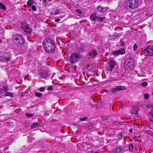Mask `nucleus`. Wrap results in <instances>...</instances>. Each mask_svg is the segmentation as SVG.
I'll return each mask as SVG.
<instances>
[{"instance_id":"47","label":"nucleus","mask_w":153,"mask_h":153,"mask_svg":"<svg viewBox=\"0 0 153 153\" xmlns=\"http://www.w3.org/2000/svg\"><path fill=\"white\" fill-rule=\"evenodd\" d=\"M121 106H120V108H121Z\"/></svg>"},{"instance_id":"46","label":"nucleus","mask_w":153,"mask_h":153,"mask_svg":"<svg viewBox=\"0 0 153 153\" xmlns=\"http://www.w3.org/2000/svg\"><path fill=\"white\" fill-rule=\"evenodd\" d=\"M99 153L98 152H95V153Z\"/></svg>"},{"instance_id":"4","label":"nucleus","mask_w":153,"mask_h":153,"mask_svg":"<svg viewBox=\"0 0 153 153\" xmlns=\"http://www.w3.org/2000/svg\"><path fill=\"white\" fill-rule=\"evenodd\" d=\"M90 18L91 20L92 21L97 22H102L105 20L106 18L105 17H100L97 16L96 13H94L91 15Z\"/></svg>"},{"instance_id":"30","label":"nucleus","mask_w":153,"mask_h":153,"mask_svg":"<svg viewBox=\"0 0 153 153\" xmlns=\"http://www.w3.org/2000/svg\"><path fill=\"white\" fill-rule=\"evenodd\" d=\"M133 145L132 144H130L128 147L129 149L131 151L133 150Z\"/></svg>"},{"instance_id":"40","label":"nucleus","mask_w":153,"mask_h":153,"mask_svg":"<svg viewBox=\"0 0 153 153\" xmlns=\"http://www.w3.org/2000/svg\"><path fill=\"white\" fill-rule=\"evenodd\" d=\"M53 88L52 86H50L47 88V90L48 91H51L53 89Z\"/></svg>"},{"instance_id":"27","label":"nucleus","mask_w":153,"mask_h":153,"mask_svg":"<svg viewBox=\"0 0 153 153\" xmlns=\"http://www.w3.org/2000/svg\"><path fill=\"white\" fill-rule=\"evenodd\" d=\"M33 3V1L32 0H29L27 2V5L28 6L30 7Z\"/></svg>"},{"instance_id":"28","label":"nucleus","mask_w":153,"mask_h":153,"mask_svg":"<svg viewBox=\"0 0 153 153\" xmlns=\"http://www.w3.org/2000/svg\"><path fill=\"white\" fill-rule=\"evenodd\" d=\"M26 116L28 118H30L31 117L33 116L34 115L33 114H29L27 113H26L25 114Z\"/></svg>"},{"instance_id":"15","label":"nucleus","mask_w":153,"mask_h":153,"mask_svg":"<svg viewBox=\"0 0 153 153\" xmlns=\"http://www.w3.org/2000/svg\"><path fill=\"white\" fill-rule=\"evenodd\" d=\"M89 54L91 57L95 58L97 55V53L96 50H92L89 51Z\"/></svg>"},{"instance_id":"33","label":"nucleus","mask_w":153,"mask_h":153,"mask_svg":"<svg viewBox=\"0 0 153 153\" xmlns=\"http://www.w3.org/2000/svg\"><path fill=\"white\" fill-rule=\"evenodd\" d=\"M141 85L143 86H146L147 85L148 83L145 82H144L141 83Z\"/></svg>"},{"instance_id":"36","label":"nucleus","mask_w":153,"mask_h":153,"mask_svg":"<svg viewBox=\"0 0 153 153\" xmlns=\"http://www.w3.org/2000/svg\"><path fill=\"white\" fill-rule=\"evenodd\" d=\"M137 46L136 44H134L133 46V50L134 51H136L137 50Z\"/></svg>"},{"instance_id":"38","label":"nucleus","mask_w":153,"mask_h":153,"mask_svg":"<svg viewBox=\"0 0 153 153\" xmlns=\"http://www.w3.org/2000/svg\"><path fill=\"white\" fill-rule=\"evenodd\" d=\"M39 90L42 92L43 91L45 90V88L44 87H41L39 88Z\"/></svg>"},{"instance_id":"17","label":"nucleus","mask_w":153,"mask_h":153,"mask_svg":"<svg viewBox=\"0 0 153 153\" xmlns=\"http://www.w3.org/2000/svg\"><path fill=\"white\" fill-rule=\"evenodd\" d=\"M8 91V87L6 86H4L2 89L0 88V94H2Z\"/></svg>"},{"instance_id":"8","label":"nucleus","mask_w":153,"mask_h":153,"mask_svg":"<svg viewBox=\"0 0 153 153\" xmlns=\"http://www.w3.org/2000/svg\"><path fill=\"white\" fill-rule=\"evenodd\" d=\"M21 27L23 30L27 33H30L31 32L30 29L26 22H24L21 24Z\"/></svg>"},{"instance_id":"3","label":"nucleus","mask_w":153,"mask_h":153,"mask_svg":"<svg viewBox=\"0 0 153 153\" xmlns=\"http://www.w3.org/2000/svg\"><path fill=\"white\" fill-rule=\"evenodd\" d=\"M13 42L17 45V46H21L24 43L25 41L22 36L20 34H16L13 36Z\"/></svg>"},{"instance_id":"6","label":"nucleus","mask_w":153,"mask_h":153,"mask_svg":"<svg viewBox=\"0 0 153 153\" xmlns=\"http://www.w3.org/2000/svg\"><path fill=\"white\" fill-rule=\"evenodd\" d=\"M145 56H152L153 55V46L149 45L142 52Z\"/></svg>"},{"instance_id":"5","label":"nucleus","mask_w":153,"mask_h":153,"mask_svg":"<svg viewBox=\"0 0 153 153\" xmlns=\"http://www.w3.org/2000/svg\"><path fill=\"white\" fill-rule=\"evenodd\" d=\"M81 57V55L78 53H74L71 54L69 61L71 63H75L77 62Z\"/></svg>"},{"instance_id":"34","label":"nucleus","mask_w":153,"mask_h":153,"mask_svg":"<svg viewBox=\"0 0 153 153\" xmlns=\"http://www.w3.org/2000/svg\"><path fill=\"white\" fill-rule=\"evenodd\" d=\"M78 49L79 50L80 52L83 51V49L82 48V47L81 45L80 46V47H79V46L78 48Z\"/></svg>"},{"instance_id":"18","label":"nucleus","mask_w":153,"mask_h":153,"mask_svg":"<svg viewBox=\"0 0 153 153\" xmlns=\"http://www.w3.org/2000/svg\"><path fill=\"white\" fill-rule=\"evenodd\" d=\"M126 62L130 65H132L134 64V59L131 58H128L126 61Z\"/></svg>"},{"instance_id":"48","label":"nucleus","mask_w":153,"mask_h":153,"mask_svg":"<svg viewBox=\"0 0 153 153\" xmlns=\"http://www.w3.org/2000/svg\"><path fill=\"white\" fill-rule=\"evenodd\" d=\"M152 94L153 95V92H152Z\"/></svg>"},{"instance_id":"37","label":"nucleus","mask_w":153,"mask_h":153,"mask_svg":"<svg viewBox=\"0 0 153 153\" xmlns=\"http://www.w3.org/2000/svg\"><path fill=\"white\" fill-rule=\"evenodd\" d=\"M32 8L34 11L36 10V7L34 5H32Z\"/></svg>"},{"instance_id":"41","label":"nucleus","mask_w":153,"mask_h":153,"mask_svg":"<svg viewBox=\"0 0 153 153\" xmlns=\"http://www.w3.org/2000/svg\"><path fill=\"white\" fill-rule=\"evenodd\" d=\"M59 10L58 9L56 10L54 14L55 15L58 14L59 13Z\"/></svg>"},{"instance_id":"9","label":"nucleus","mask_w":153,"mask_h":153,"mask_svg":"<svg viewBox=\"0 0 153 153\" xmlns=\"http://www.w3.org/2000/svg\"><path fill=\"white\" fill-rule=\"evenodd\" d=\"M108 63L109 65L108 69L110 71H112L116 65L115 62L113 60H111L108 62Z\"/></svg>"},{"instance_id":"43","label":"nucleus","mask_w":153,"mask_h":153,"mask_svg":"<svg viewBox=\"0 0 153 153\" xmlns=\"http://www.w3.org/2000/svg\"><path fill=\"white\" fill-rule=\"evenodd\" d=\"M43 2V3L45 4L47 3V0H42Z\"/></svg>"},{"instance_id":"19","label":"nucleus","mask_w":153,"mask_h":153,"mask_svg":"<svg viewBox=\"0 0 153 153\" xmlns=\"http://www.w3.org/2000/svg\"><path fill=\"white\" fill-rule=\"evenodd\" d=\"M40 123L39 122H34L31 125V128H33L36 127L40 125Z\"/></svg>"},{"instance_id":"32","label":"nucleus","mask_w":153,"mask_h":153,"mask_svg":"<svg viewBox=\"0 0 153 153\" xmlns=\"http://www.w3.org/2000/svg\"><path fill=\"white\" fill-rule=\"evenodd\" d=\"M76 11L77 13H78L79 14H81L82 13V11L81 10H79V9H76Z\"/></svg>"},{"instance_id":"22","label":"nucleus","mask_w":153,"mask_h":153,"mask_svg":"<svg viewBox=\"0 0 153 153\" xmlns=\"http://www.w3.org/2000/svg\"><path fill=\"white\" fill-rule=\"evenodd\" d=\"M113 124L115 125H122L123 124V123L119 121H115L113 122Z\"/></svg>"},{"instance_id":"24","label":"nucleus","mask_w":153,"mask_h":153,"mask_svg":"<svg viewBox=\"0 0 153 153\" xmlns=\"http://www.w3.org/2000/svg\"><path fill=\"white\" fill-rule=\"evenodd\" d=\"M5 94H6V96H9V97H14V95L12 94V93L9 92H7Z\"/></svg>"},{"instance_id":"2","label":"nucleus","mask_w":153,"mask_h":153,"mask_svg":"<svg viewBox=\"0 0 153 153\" xmlns=\"http://www.w3.org/2000/svg\"><path fill=\"white\" fill-rule=\"evenodd\" d=\"M138 4V0H127L125 2L124 7L126 9L131 10L137 8Z\"/></svg>"},{"instance_id":"26","label":"nucleus","mask_w":153,"mask_h":153,"mask_svg":"<svg viewBox=\"0 0 153 153\" xmlns=\"http://www.w3.org/2000/svg\"><path fill=\"white\" fill-rule=\"evenodd\" d=\"M145 109H147L149 108H153V106H141Z\"/></svg>"},{"instance_id":"42","label":"nucleus","mask_w":153,"mask_h":153,"mask_svg":"<svg viewBox=\"0 0 153 153\" xmlns=\"http://www.w3.org/2000/svg\"><path fill=\"white\" fill-rule=\"evenodd\" d=\"M149 114L152 116V117L153 118V110H152V111H151L150 112V113H149Z\"/></svg>"},{"instance_id":"11","label":"nucleus","mask_w":153,"mask_h":153,"mask_svg":"<svg viewBox=\"0 0 153 153\" xmlns=\"http://www.w3.org/2000/svg\"><path fill=\"white\" fill-rule=\"evenodd\" d=\"M126 88L124 86H117L115 88L113 89L112 92L114 94L120 91L125 90L126 89Z\"/></svg>"},{"instance_id":"25","label":"nucleus","mask_w":153,"mask_h":153,"mask_svg":"<svg viewBox=\"0 0 153 153\" xmlns=\"http://www.w3.org/2000/svg\"><path fill=\"white\" fill-rule=\"evenodd\" d=\"M88 119V118L87 117H80L79 118L80 121H86Z\"/></svg>"},{"instance_id":"20","label":"nucleus","mask_w":153,"mask_h":153,"mask_svg":"<svg viewBox=\"0 0 153 153\" xmlns=\"http://www.w3.org/2000/svg\"><path fill=\"white\" fill-rule=\"evenodd\" d=\"M88 128L89 130H91L94 128L93 124L91 123H89L88 125Z\"/></svg>"},{"instance_id":"10","label":"nucleus","mask_w":153,"mask_h":153,"mask_svg":"<svg viewBox=\"0 0 153 153\" xmlns=\"http://www.w3.org/2000/svg\"><path fill=\"white\" fill-rule=\"evenodd\" d=\"M125 50L124 49L122 48L119 50L114 51L113 52V54L116 56L120 55H122L125 53Z\"/></svg>"},{"instance_id":"45","label":"nucleus","mask_w":153,"mask_h":153,"mask_svg":"<svg viewBox=\"0 0 153 153\" xmlns=\"http://www.w3.org/2000/svg\"><path fill=\"white\" fill-rule=\"evenodd\" d=\"M129 131L130 132V133H132V132H133V129L131 128H130V129H129Z\"/></svg>"},{"instance_id":"12","label":"nucleus","mask_w":153,"mask_h":153,"mask_svg":"<svg viewBox=\"0 0 153 153\" xmlns=\"http://www.w3.org/2000/svg\"><path fill=\"white\" fill-rule=\"evenodd\" d=\"M140 106H133L131 110V113L132 114H136L139 111V107H140Z\"/></svg>"},{"instance_id":"16","label":"nucleus","mask_w":153,"mask_h":153,"mask_svg":"<svg viewBox=\"0 0 153 153\" xmlns=\"http://www.w3.org/2000/svg\"><path fill=\"white\" fill-rule=\"evenodd\" d=\"M108 9L107 7H104L101 6H99L97 8V10L100 12H103L106 11Z\"/></svg>"},{"instance_id":"13","label":"nucleus","mask_w":153,"mask_h":153,"mask_svg":"<svg viewBox=\"0 0 153 153\" xmlns=\"http://www.w3.org/2000/svg\"><path fill=\"white\" fill-rule=\"evenodd\" d=\"M124 150L123 148H121L118 146H115L113 149L112 152L113 153H120Z\"/></svg>"},{"instance_id":"23","label":"nucleus","mask_w":153,"mask_h":153,"mask_svg":"<svg viewBox=\"0 0 153 153\" xmlns=\"http://www.w3.org/2000/svg\"><path fill=\"white\" fill-rule=\"evenodd\" d=\"M125 38H123L121 40H120V45L122 46H123L125 44Z\"/></svg>"},{"instance_id":"21","label":"nucleus","mask_w":153,"mask_h":153,"mask_svg":"<svg viewBox=\"0 0 153 153\" xmlns=\"http://www.w3.org/2000/svg\"><path fill=\"white\" fill-rule=\"evenodd\" d=\"M0 9H2L4 10H6V7L1 2H0Z\"/></svg>"},{"instance_id":"44","label":"nucleus","mask_w":153,"mask_h":153,"mask_svg":"<svg viewBox=\"0 0 153 153\" xmlns=\"http://www.w3.org/2000/svg\"><path fill=\"white\" fill-rule=\"evenodd\" d=\"M60 21V19H55V21L56 22H59Z\"/></svg>"},{"instance_id":"7","label":"nucleus","mask_w":153,"mask_h":153,"mask_svg":"<svg viewBox=\"0 0 153 153\" xmlns=\"http://www.w3.org/2000/svg\"><path fill=\"white\" fill-rule=\"evenodd\" d=\"M11 59V58L8 55H6L0 56V61L4 62L7 63Z\"/></svg>"},{"instance_id":"35","label":"nucleus","mask_w":153,"mask_h":153,"mask_svg":"<svg viewBox=\"0 0 153 153\" xmlns=\"http://www.w3.org/2000/svg\"><path fill=\"white\" fill-rule=\"evenodd\" d=\"M147 133L151 136L153 135V132L150 130H148L147 131Z\"/></svg>"},{"instance_id":"1","label":"nucleus","mask_w":153,"mask_h":153,"mask_svg":"<svg viewBox=\"0 0 153 153\" xmlns=\"http://www.w3.org/2000/svg\"><path fill=\"white\" fill-rule=\"evenodd\" d=\"M44 46L45 50L48 53H53L55 51V43L50 39L47 38L45 39Z\"/></svg>"},{"instance_id":"29","label":"nucleus","mask_w":153,"mask_h":153,"mask_svg":"<svg viewBox=\"0 0 153 153\" xmlns=\"http://www.w3.org/2000/svg\"><path fill=\"white\" fill-rule=\"evenodd\" d=\"M35 95L36 97H40L42 96V94L41 93L36 92L35 93Z\"/></svg>"},{"instance_id":"14","label":"nucleus","mask_w":153,"mask_h":153,"mask_svg":"<svg viewBox=\"0 0 153 153\" xmlns=\"http://www.w3.org/2000/svg\"><path fill=\"white\" fill-rule=\"evenodd\" d=\"M41 75L42 78H45V79L47 78L48 77H49V78L50 77L47 70H44L42 71V72L41 73Z\"/></svg>"},{"instance_id":"31","label":"nucleus","mask_w":153,"mask_h":153,"mask_svg":"<svg viewBox=\"0 0 153 153\" xmlns=\"http://www.w3.org/2000/svg\"><path fill=\"white\" fill-rule=\"evenodd\" d=\"M149 95L147 94H145L144 95V98L145 99H147L149 97Z\"/></svg>"},{"instance_id":"39","label":"nucleus","mask_w":153,"mask_h":153,"mask_svg":"<svg viewBox=\"0 0 153 153\" xmlns=\"http://www.w3.org/2000/svg\"><path fill=\"white\" fill-rule=\"evenodd\" d=\"M94 152V150L92 151H88V150H86V153H92Z\"/></svg>"}]
</instances>
